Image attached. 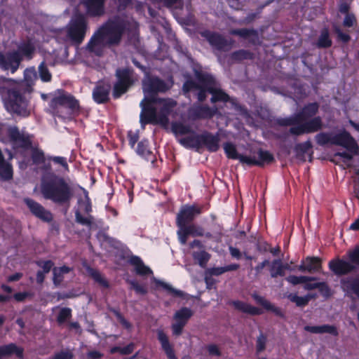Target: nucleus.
Returning <instances> with one entry per match:
<instances>
[{"label": "nucleus", "instance_id": "1", "mask_svg": "<svg viewBox=\"0 0 359 359\" xmlns=\"http://www.w3.org/2000/svg\"><path fill=\"white\" fill-rule=\"evenodd\" d=\"M129 24L128 20L118 15L108 19L93 34L87 43V50L97 56H101L106 46H118L121 43Z\"/></svg>", "mask_w": 359, "mask_h": 359}, {"label": "nucleus", "instance_id": "2", "mask_svg": "<svg viewBox=\"0 0 359 359\" xmlns=\"http://www.w3.org/2000/svg\"><path fill=\"white\" fill-rule=\"evenodd\" d=\"M41 193L46 200L67 209L69 208L74 195L72 186L63 177L54 173L42 178Z\"/></svg>", "mask_w": 359, "mask_h": 359}, {"label": "nucleus", "instance_id": "3", "mask_svg": "<svg viewBox=\"0 0 359 359\" xmlns=\"http://www.w3.org/2000/svg\"><path fill=\"white\" fill-rule=\"evenodd\" d=\"M35 50L34 44L30 40H27L20 43L17 50L6 53L0 50V69L14 74L24 59L29 60L33 58Z\"/></svg>", "mask_w": 359, "mask_h": 359}, {"label": "nucleus", "instance_id": "4", "mask_svg": "<svg viewBox=\"0 0 359 359\" xmlns=\"http://www.w3.org/2000/svg\"><path fill=\"white\" fill-rule=\"evenodd\" d=\"M52 114L63 120H71L79 113V102L64 90H58L49 102Z\"/></svg>", "mask_w": 359, "mask_h": 359}, {"label": "nucleus", "instance_id": "5", "mask_svg": "<svg viewBox=\"0 0 359 359\" xmlns=\"http://www.w3.org/2000/svg\"><path fill=\"white\" fill-rule=\"evenodd\" d=\"M276 122L280 126H291L289 133L295 136L314 133L323 128V122L320 116L315 117L299 124L296 114H294L290 117L278 118Z\"/></svg>", "mask_w": 359, "mask_h": 359}, {"label": "nucleus", "instance_id": "6", "mask_svg": "<svg viewBox=\"0 0 359 359\" xmlns=\"http://www.w3.org/2000/svg\"><path fill=\"white\" fill-rule=\"evenodd\" d=\"M116 79L114 84L112 95L114 99L121 97L126 93L137 81L134 69L131 67H119L116 69Z\"/></svg>", "mask_w": 359, "mask_h": 359}, {"label": "nucleus", "instance_id": "7", "mask_svg": "<svg viewBox=\"0 0 359 359\" xmlns=\"http://www.w3.org/2000/svg\"><path fill=\"white\" fill-rule=\"evenodd\" d=\"M7 135L12 148L15 151H27L32 149L34 135L20 131L17 126H10Z\"/></svg>", "mask_w": 359, "mask_h": 359}, {"label": "nucleus", "instance_id": "8", "mask_svg": "<svg viewBox=\"0 0 359 359\" xmlns=\"http://www.w3.org/2000/svg\"><path fill=\"white\" fill-rule=\"evenodd\" d=\"M88 27L86 17L81 13L76 14L69 22L67 30V36L72 42L79 45L84 40Z\"/></svg>", "mask_w": 359, "mask_h": 359}, {"label": "nucleus", "instance_id": "9", "mask_svg": "<svg viewBox=\"0 0 359 359\" xmlns=\"http://www.w3.org/2000/svg\"><path fill=\"white\" fill-rule=\"evenodd\" d=\"M5 104L7 110L10 112L24 116L29 115L28 102L24 93L18 89L11 88L8 90V98Z\"/></svg>", "mask_w": 359, "mask_h": 359}, {"label": "nucleus", "instance_id": "10", "mask_svg": "<svg viewBox=\"0 0 359 359\" xmlns=\"http://www.w3.org/2000/svg\"><path fill=\"white\" fill-rule=\"evenodd\" d=\"M78 208L75 210V222L81 225L90 227L93 223V217L90 215L93 211L91 200L87 191H84V198L77 201Z\"/></svg>", "mask_w": 359, "mask_h": 359}, {"label": "nucleus", "instance_id": "11", "mask_svg": "<svg viewBox=\"0 0 359 359\" xmlns=\"http://www.w3.org/2000/svg\"><path fill=\"white\" fill-rule=\"evenodd\" d=\"M218 113L216 106L210 107L208 104L194 103L187 109V118L191 121L198 120H209L212 118Z\"/></svg>", "mask_w": 359, "mask_h": 359}, {"label": "nucleus", "instance_id": "12", "mask_svg": "<svg viewBox=\"0 0 359 359\" xmlns=\"http://www.w3.org/2000/svg\"><path fill=\"white\" fill-rule=\"evenodd\" d=\"M201 213L202 207L201 206L196 205H185L182 206L176 216L177 229L192 223L196 217Z\"/></svg>", "mask_w": 359, "mask_h": 359}, {"label": "nucleus", "instance_id": "13", "mask_svg": "<svg viewBox=\"0 0 359 359\" xmlns=\"http://www.w3.org/2000/svg\"><path fill=\"white\" fill-rule=\"evenodd\" d=\"M169 89L167 83L161 79L155 76H148L142 81L144 93L157 96L158 93H165Z\"/></svg>", "mask_w": 359, "mask_h": 359}, {"label": "nucleus", "instance_id": "14", "mask_svg": "<svg viewBox=\"0 0 359 359\" xmlns=\"http://www.w3.org/2000/svg\"><path fill=\"white\" fill-rule=\"evenodd\" d=\"M332 140V145L341 146L351 152L356 154L359 149L355 140L345 129L333 135Z\"/></svg>", "mask_w": 359, "mask_h": 359}, {"label": "nucleus", "instance_id": "15", "mask_svg": "<svg viewBox=\"0 0 359 359\" xmlns=\"http://www.w3.org/2000/svg\"><path fill=\"white\" fill-rule=\"evenodd\" d=\"M111 85L109 82L98 81L93 88L92 97L93 101L98 104H106L110 100Z\"/></svg>", "mask_w": 359, "mask_h": 359}, {"label": "nucleus", "instance_id": "16", "mask_svg": "<svg viewBox=\"0 0 359 359\" xmlns=\"http://www.w3.org/2000/svg\"><path fill=\"white\" fill-rule=\"evenodd\" d=\"M24 201L32 214L37 218L46 222H50L53 219L51 212L46 210L39 203L29 198H25Z\"/></svg>", "mask_w": 359, "mask_h": 359}, {"label": "nucleus", "instance_id": "17", "mask_svg": "<svg viewBox=\"0 0 359 359\" xmlns=\"http://www.w3.org/2000/svg\"><path fill=\"white\" fill-rule=\"evenodd\" d=\"M177 236L179 243L181 245H186L188 241L189 237L193 236H204V229L194 224H189L181 229H177Z\"/></svg>", "mask_w": 359, "mask_h": 359}, {"label": "nucleus", "instance_id": "18", "mask_svg": "<svg viewBox=\"0 0 359 359\" xmlns=\"http://www.w3.org/2000/svg\"><path fill=\"white\" fill-rule=\"evenodd\" d=\"M200 148L205 147L210 152H216L219 149L220 137L219 134H212L208 131H204L199 134Z\"/></svg>", "mask_w": 359, "mask_h": 359}, {"label": "nucleus", "instance_id": "19", "mask_svg": "<svg viewBox=\"0 0 359 359\" xmlns=\"http://www.w3.org/2000/svg\"><path fill=\"white\" fill-rule=\"evenodd\" d=\"M328 266L330 271L338 276L348 274L355 269L354 264L339 258L330 260Z\"/></svg>", "mask_w": 359, "mask_h": 359}, {"label": "nucleus", "instance_id": "20", "mask_svg": "<svg viewBox=\"0 0 359 359\" xmlns=\"http://www.w3.org/2000/svg\"><path fill=\"white\" fill-rule=\"evenodd\" d=\"M201 34L208 41L212 47L218 50H224L229 46L228 41L225 37L217 32L205 30L202 32Z\"/></svg>", "mask_w": 359, "mask_h": 359}, {"label": "nucleus", "instance_id": "21", "mask_svg": "<svg viewBox=\"0 0 359 359\" xmlns=\"http://www.w3.org/2000/svg\"><path fill=\"white\" fill-rule=\"evenodd\" d=\"M297 268L301 272H320L322 269V259L318 257L308 256L301 261V264Z\"/></svg>", "mask_w": 359, "mask_h": 359}, {"label": "nucleus", "instance_id": "22", "mask_svg": "<svg viewBox=\"0 0 359 359\" xmlns=\"http://www.w3.org/2000/svg\"><path fill=\"white\" fill-rule=\"evenodd\" d=\"M320 105L318 102H310L305 104L302 109L296 114L299 124L317 117L316 114L319 111Z\"/></svg>", "mask_w": 359, "mask_h": 359}, {"label": "nucleus", "instance_id": "23", "mask_svg": "<svg viewBox=\"0 0 359 359\" xmlns=\"http://www.w3.org/2000/svg\"><path fill=\"white\" fill-rule=\"evenodd\" d=\"M13 355L18 359H23L24 348L15 343L0 346V359L8 358Z\"/></svg>", "mask_w": 359, "mask_h": 359}, {"label": "nucleus", "instance_id": "24", "mask_svg": "<svg viewBox=\"0 0 359 359\" xmlns=\"http://www.w3.org/2000/svg\"><path fill=\"white\" fill-rule=\"evenodd\" d=\"M135 152L147 161H151L152 164L156 162V158L149 147V142L147 139H143L137 142Z\"/></svg>", "mask_w": 359, "mask_h": 359}, {"label": "nucleus", "instance_id": "25", "mask_svg": "<svg viewBox=\"0 0 359 359\" xmlns=\"http://www.w3.org/2000/svg\"><path fill=\"white\" fill-rule=\"evenodd\" d=\"M230 34L231 35L238 36L244 39H248L249 43L252 45H257L259 43L258 32L253 28L234 29L231 30Z\"/></svg>", "mask_w": 359, "mask_h": 359}, {"label": "nucleus", "instance_id": "26", "mask_svg": "<svg viewBox=\"0 0 359 359\" xmlns=\"http://www.w3.org/2000/svg\"><path fill=\"white\" fill-rule=\"evenodd\" d=\"M158 104H161V107L158 111H157L158 121L162 123H167L168 121V116L176 105V102L170 99H163V101L158 102Z\"/></svg>", "mask_w": 359, "mask_h": 359}, {"label": "nucleus", "instance_id": "27", "mask_svg": "<svg viewBox=\"0 0 359 359\" xmlns=\"http://www.w3.org/2000/svg\"><path fill=\"white\" fill-rule=\"evenodd\" d=\"M106 0H83L88 13L91 16H100L104 13Z\"/></svg>", "mask_w": 359, "mask_h": 359}, {"label": "nucleus", "instance_id": "28", "mask_svg": "<svg viewBox=\"0 0 359 359\" xmlns=\"http://www.w3.org/2000/svg\"><path fill=\"white\" fill-rule=\"evenodd\" d=\"M140 123L142 126L158 123L157 110L154 107H147L142 108L140 113Z\"/></svg>", "mask_w": 359, "mask_h": 359}, {"label": "nucleus", "instance_id": "29", "mask_svg": "<svg viewBox=\"0 0 359 359\" xmlns=\"http://www.w3.org/2000/svg\"><path fill=\"white\" fill-rule=\"evenodd\" d=\"M158 340L161 343V348L165 352L168 359H177L174 348L169 341L168 337L163 330L157 332Z\"/></svg>", "mask_w": 359, "mask_h": 359}, {"label": "nucleus", "instance_id": "30", "mask_svg": "<svg viewBox=\"0 0 359 359\" xmlns=\"http://www.w3.org/2000/svg\"><path fill=\"white\" fill-rule=\"evenodd\" d=\"M208 93L212 95L210 102L212 104L217 102H231L233 104H236L234 100L231 99L230 96L225 93L223 90L217 88L215 86L210 87L208 89Z\"/></svg>", "mask_w": 359, "mask_h": 359}, {"label": "nucleus", "instance_id": "31", "mask_svg": "<svg viewBox=\"0 0 359 359\" xmlns=\"http://www.w3.org/2000/svg\"><path fill=\"white\" fill-rule=\"evenodd\" d=\"M304 330L313 334L328 333L334 337L339 335L338 329L335 325L325 324L322 325H306Z\"/></svg>", "mask_w": 359, "mask_h": 359}, {"label": "nucleus", "instance_id": "32", "mask_svg": "<svg viewBox=\"0 0 359 359\" xmlns=\"http://www.w3.org/2000/svg\"><path fill=\"white\" fill-rule=\"evenodd\" d=\"M30 150L32 151L31 158L34 164H43V169L45 170H52L51 164L50 162H47L48 156H45L43 150L33 147Z\"/></svg>", "mask_w": 359, "mask_h": 359}, {"label": "nucleus", "instance_id": "33", "mask_svg": "<svg viewBox=\"0 0 359 359\" xmlns=\"http://www.w3.org/2000/svg\"><path fill=\"white\" fill-rule=\"evenodd\" d=\"M253 299L259 304L262 306L266 310L273 312L276 316L284 318L285 314L280 308L275 306L264 297L255 293L252 295Z\"/></svg>", "mask_w": 359, "mask_h": 359}, {"label": "nucleus", "instance_id": "34", "mask_svg": "<svg viewBox=\"0 0 359 359\" xmlns=\"http://www.w3.org/2000/svg\"><path fill=\"white\" fill-rule=\"evenodd\" d=\"M129 262L131 265L135 266V273L139 276H149L153 273L152 270L149 266H146L142 259L138 256H132L129 259Z\"/></svg>", "mask_w": 359, "mask_h": 359}, {"label": "nucleus", "instance_id": "35", "mask_svg": "<svg viewBox=\"0 0 359 359\" xmlns=\"http://www.w3.org/2000/svg\"><path fill=\"white\" fill-rule=\"evenodd\" d=\"M231 304L236 310L252 316H259L263 313L262 309L240 300L233 301Z\"/></svg>", "mask_w": 359, "mask_h": 359}, {"label": "nucleus", "instance_id": "36", "mask_svg": "<svg viewBox=\"0 0 359 359\" xmlns=\"http://www.w3.org/2000/svg\"><path fill=\"white\" fill-rule=\"evenodd\" d=\"M196 79L200 83L201 86H215V79L210 74L203 72L201 69H195L194 70Z\"/></svg>", "mask_w": 359, "mask_h": 359}, {"label": "nucleus", "instance_id": "37", "mask_svg": "<svg viewBox=\"0 0 359 359\" xmlns=\"http://www.w3.org/2000/svg\"><path fill=\"white\" fill-rule=\"evenodd\" d=\"M154 283L156 287H161L168 294H170L174 297H184V293L183 291L177 290L172 286L163 280L154 279Z\"/></svg>", "mask_w": 359, "mask_h": 359}, {"label": "nucleus", "instance_id": "38", "mask_svg": "<svg viewBox=\"0 0 359 359\" xmlns=\"http://www.w3.org/2000/svg\"><path fill=\"white\" fill-rule=\"evenodd\" d=\"M316 45L319 48H328L332 46V41L330 37V32L327 27H323L320 30Z\"/></svg>", "mask_w": 359, "mask_h": 359}, {"label": "nucleus", "instance_id": "39", "mask_svg": "<svg viewBox=\"0 0 359 359\" xmlns=\"http://www.w3.org/2000/svg\"><path fill=\"white\" fill-rule=\"evenodd\" d=\"M258 159H257V162L259 163L257 166L264 167L265 165H269L275 161V158L273 155L267 150H263L262 149H259L257 151Z\"/></svg>", "mask_w": 359, "mask_h": 359}, {"label": "nucleus", "instance_id": "40", "mask_svg": "<svg viewBox=\"0 0 359 359\" xmlns=\"http://www.w3.org/2000/svg\"><path fill=\"white\" fill-rule=\"evenodd\" d=\"M71 271V268L67 266L54 267L53 269V282L55 285H59L63 280V275Z\"/></svg>", "mask_w": 359, "mask_h": 359}, {"label": "nucleus", "instance_id": "41", "mask_svg": "<svg viewBox=\"0 0 359 359\" xmlns=\"http://www.w3.org/2000/svg\"><path fill=\"white\" fill-rule=\"evenodd\" d=\"M193 316L192 311L187 307H182L180 310L177 311L174 315V319L177 322H181V323H184L186 325L188 320Z\"/></svg>", "mask_w": 359, "mask_h": 359}, {"label": "nucleus", "instance_id": "42", "mask_svg": "<svg viewBox=\"0 0 359 359\" xmlns=\"http://www.w3.org/2000/svg\"><path fill=\"white\" fill-rule=\"evenodd\" d=\"M192 136H188L183 138H181L179 140L180 144L184 146L186 148H200V138L199 134H195Z\"/></svg>", "mask_w": 359, "mask_h": 359}, {"label": "nucleus", "instance_id": "43", "mask_svg": "<svg viewBox=\"0 0 359 359\" xmlns=\"http://www.w3.org/2000/svg\"><path fill=\"white\" fill-rule=\"evenodd\" d=\"M270 274L272 278L278 276H284L285 271L280 259H273L270 268Z\"/></svg>", "mask_w": 359, "mask_h": 359}, {"label": "nucleus", "instance_id": "44", "mask_svg": "<svg viewBox=\"0 0 359 359\" xmlns=\"http://www.w3.org/2000/svg\"><path fill=\"white\" fill-rule=\"evenodd\" d=\"M171 129L172 133L176 135H184L189 133H194L190 126L184 125L180 122L172 123Z\"/></svg>", "mask_w": 359, "mask_h": 359}, {"label": "nucleus", "instance_id": "45", "mask_svg": "<svg viewBox=\"0 0 359 359\" xmlns=\"http://www.w3.org/2000/svg\"><path fill=\"white\" fill-rule=\"evenodd\" d=\"M135 348V344L133 342L129 343L128 345H126L124 347L121 346H113L110 348V353L114 354V353H120L122 355H130L133 353Z\"/></svg>", "mask_w": 359, "mask_h": 359}, {"label": "nucleus", "instance_id": "46", "mask_svg": "<svg viewBox=\"0 0 359 359\" xmlns=\"http://www.w3.org/2000/svg\"><path fill=\"white\" fill-rule=\"evenodd\" d=\"M317 278L313 276H297L294 275L288 276L285 280L293 285L306 283V282H311L316 280Z\"/></svg>", "mask_w": 359, "mask_h": 359}, {"label": "nucleus", "instance_id": "47", "mask_svg": "<svg viewBox=\"0 0 359 359\" xmlns=\"http://www.w3.org/2000/svg\"><path fill=\"white\" fill-rule=\"evenodd\" d=\"M193 258L200 266L205 267L210 259V255L205 250H201L194 252L193 253Z\"/></svg>", "mask_w": 359, "mask_h": 359}, {"label": "nucleus", "instance_id": "48", "mask_svg": "<svg viewBox=\"0 0 359 359\" xmlns=\"http://www.w3.org/2000/svg\"><path fill=\"white\" fill-rule=\"evenodd\" d=\"M87 271L88 272L89 276L97 283L101 285L102 286L107 288L109 287V285L108 281L104 279L100 271H98L97 269H95L91 267H88L87 269Z\"/></svg>", "mask_w": 359, "mask_h": 359}, {"label": "nucleus", "instance_id": "49", "mask_svg": "<svg viewBox=\"0 0 359 359\" xmlns=\"http://www.w3.org/2000/svg\"><path fill=\"white\" fill-rule=\"evenodd\" d=\"M144 97L140 102L141 108L147 107H154V104H158V102L163 101V98H159L152 94L144 93Z\"/></svg>", "mask_w": 359, "mask_h": 359}, {"label": "nucleus", "instance_id": "50", "mask_svg": "<svg viewBox=\"0 0 359 359\" xmlns=\"http://www.w3.org/2000/svg\"><path fill=\"white\" fill-rule=\"evenodd\" d=\"M224 150L226 157L229 159L238 160L240 154L238 153L235 144L231 142H226L224 144Z\"/></svg>", "mask_w": 359, "mask_h": 359}, {"label": "nucleus", "instance_id": "51", "mask_svg": "<svg viewBox=\"0 0 359 359\" xmlns=\"http://www.w3.org/2000/svg\"><path fill=\"white\" fill-rule=\"evenodd\" d=\"M333 135L330 133L320 132L315 136L316 143L320 146H325L326 144H332Z\"/></svg>", "mask_w": 359, "mask_h": 359}, {"label": "nucleus", "instance_id": "52", "mask_svg": "<svg viewBox=\"0 0 359 359\" xmlns=\"http://www.w3.org/2000/svg\"><path fill=\"white\" fill-rule=\"evenodd\" d=\"M38 69H39V77L43 82H49L51 81L52 74L50 72V71L47 67V65L46 64V62L44 61L41 62V64L39 65V66L38 67Z\"/></svg>", "mask_w": 359, "mask_h": 359}, {"label": "nucleus", "instance_id": "53", "mask_svg": "<svg viewBox=\"0 0 359 359\" xmlns=\"http://www.w3.org/2000/svg\"><path fill=\"white\" fill-rule=\"evenodd\" d=\"M72 316V309L68 307L62 308L57 316V323L59 325H62L69 320Z\"/></svg>", "mask_w": 359, "mask_h": 359}, {"label": "nucleus", "instance_id": "54", "mask_svg": "<svg viewBox=\"0 0 359 359\" xmlns=\"http://www.w3.org/2000/svg\"><path fill=\"white\" fill-rule=\"evenodd\" d=\"M289 299L292 302L295 303L297 306L303 307V306H306L309 304V302L311 299V297L309 295H306L304 297H299L297 294H290Z\"/></svg>", "mask_w": 359, "mask_h": 359}, {"label": "nucleus", "instance_id": "55", "mask_svg": "<svg viewBox=\"0 0 359 359\" xmlns=\"http://www.w3.org/2000/svg\"><path fill=\"white\" fill-rule=\"evenodd\" d=\"M341 284L343 286L349 287L359 298V277L353 279L351 281L348 280H341Z\"/></svg>", "mask_w": 359, "mask_h": 359}, {"label": "nucleus", "instance_id": "56", "mask_svg": "<svg viewBox=\"0 0 359 359\" xmlns=\"http://www.w3.org/2000/svg\"><path fill=\"white\" fill-rule=\"evenodd\" d=\"M47 162H50L51 164V162H53L55 164L60 165L62 168H63L65 170H69V165L67 162V158L63 156H49L48 155V160Z\"/></svg>", "mask_w": 359, "mask_h": 359}, {"label": "nucleus", "instance_id": "57", "mask_svg": "<svg viewBox=\"0 0 359 359\" xmlns=\"http://www.w3.org/2000/svg\"><path fill=\"white\" fill-rule=\"evenodd\" d=\"M313 148V144L310 140L297 144L295 146V151L297 154H305Z\"/></svg>", "mask_w": 359, "mask_h": 359}, {"label": "nucleus", "instance_id": "58", "mask_svg": "<svg viewBox=\"0 0 359 359\" xmlns=\"http://www.w3.org/2000/svg\"><path fill=\"white\" fill-rule=\"evenodd\" d=\"M267 342L266 336L263 333H260V334L257 337L256 340V352L257 353H260L263 352L266 348V345Z\"/></svg>", "mask_w": 359, "mask_h": 359}, {"label": "nucleus", "instance_id": "59", "mask_svg": "<svg viewBox=\"0 0 359 359\" xmlns=\"http://www.w3.org/2000/svg\"><path fill=\"white\" fill-rule=\"evenodd\" d=\"M252 56V53L250 51L243 49L234 51L232 53V57L238 60L251 59Z\"/></svg>", "mask_w": 359, "mask_h": 359}, {"label": "nucleus", "instance_id": "60", "mask_svg": "<svg viewBox=\"0 0 359 359\" xmlns=\"http://www.w3.org/2000/svg\"><path fill=\"white\" fill-rule=\"evenodd\" d=\"M348 257L352 264L359 266V245H356L353 250L348 252Z\"/></svg>", "mask_w": 359, "mask_h": 359}, {"label": "nucleus", "instance_id": "61", "mask_svg": "<svg viewBox=\"0 0 359 359\" xmlns=\"http://www.w3.org/2000/svg\"><path fill=\"white\" fill-rule=\"evenodd\" d=\"M113 313L116 316L118 321L121 323V325L126 329H130L132 327L131 323L127 320L123 314L118 310H113Z\"/></svg>", "mask_w": 359, "mask_h": 359}, {"label": "nucleus", "instance_id": "62", "mask_svg": "<svg viewBox=\"0 0 359 359\" xmlns=\"http://www.w3.org/2000/svg\"><path fill=\"white\" fill-rule=\"evenodd\" d=\"M270 244L265 241L261 240V237L257 238L256 248L261 253H266L270 250Z\"/></svg>", "mask_w": 359, "mask_h": 359}, {"label": "nucleus", "instance_id": "63", "mask_svg": "<svg viewBox=\"0 0 359 359\" xmlns=\"http://www.w3.org/2000/svg\"><path fill=\"white\" fill-rule=\"evenodd\" d=\"M239 161L243 164H246L249 166H253L257 165L259 164L258 162H257V159L255 158H252L251 156H245L243 154H241L238 159Z\"/></svg>", "mask_w": 359, "mask_h": 359}, {"label": "nucleus", "instance_id": "64", "mask_svg": "<svg viewBox=\"0 0 359 359\" xmlns=\"http://www.w3.org/2000/svg\"><path fill=\"white\" fill-rule=\"evenodd\" d=\"M320 294L325 297L331 296V290L329 285L325 282H319V287L318 288Z\"/></svg>", "mask_w": 359, "mask_h": 359}]
</instances>
